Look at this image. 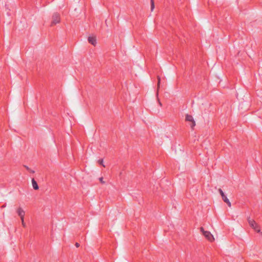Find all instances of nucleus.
Segmentation results:
<instances>
[{
  "label": "nucleus",
  "instance_id": "obj_12",
  "mask_svg": "<svg viewBox=\"0 0 262 262\" xmlns=\"http://www.w3.org/2000/svg\"><path fill=\"white\" fill-rule=\"evenodd\" d=\"M98 162L100 164L102 165L103 166H105L103 164V161L102 159H101V160H99L98 161Z\"/></svg>",
  "mask_w": 262,
  "mask_h": 262
},
{
  "label": "nucleus",
  "instance_id": "obj_5",
  "mask_svg": "<svg viewBox=\"0 0 262 262\" xmlns=\"http://www.w3.org/2000/svg\"><path fill=\"white\" fill-rule=\"evenodd\" d=\"M17 213L18 215L20 216V217L21 219V222H23L24 216L25 214V212L24 211V210L20 207L18 208L17 210Z\"/></svg>",
  "mask_w": 262,
  "mask_h": 262
},
{
  "label": "nucleus",
  "instance_id": "obj_1",
  "mask_svg": "<svg viewBox=\"0 0 262 262\" xmlns=\"http://www.w3.org/2000/svg\"><path fill=\"white\" fill-rule=\"evenodd\" d=\"M60 21V15L57 13H55L52 16V20L51 22V25H55L57 23H59Z\"/></svg>",
  "mask_w": 262,
  "mask_h": 262
},
{
  "label": "nucleus",
  "instance_id": "obj_6",
  "mask_svg": "<svg viewBox=\"0 0 262 262\" xmlns=\"http://www.w3.org/2000/svg\"><path fill=\"white\" fill-rule=\"evenodd\" d=\"M88 41L89 43H91L93 46H95L97 43L96 38L94 36H89L88 38Z\"/></svg>",
  "mask_w": 262,
  "mask_h": 262
},
{
  "label": "nucleus",
  "instance_id": "obj_7",
  "mask_svg": "<svg viewBox=\"0 0 262 262\" xmlns=\"http://www.w3.org/2000/svg\"><path fill=\"white\" fill-rule=\"evenodd\" d=\"M32 184L33 188L35 190L38 189L39 187H38V184H37V182L35 181V180L34 179H32Z\"/></svg>",
  "mask_w": 262,
  "mask_h": 262
},
{
  "label": "nucleus",
  "instance_id": "obj_15",
  "mask_svg": "<svg viewBox=\"0 0 262 262\" xmlns=\"http://www.w3.org/2000/svg\"><path fill=\"white\" fill-rule=\"evenodd\" d=\"M75 246H76V247H79L80 245H79V243H76V244H75Z\"/></svg>",
  "mask_w": 262,
  "mask_h": 262
},
{
  "label": "nucleus",
  "instance_id": "obj_11",
  "mask_svg": "<svg viewBox=\"0 0 262 262\" xmlns=\"http://www.w3.org/2000/svg\"><path fill=\"white\" fill-rule=\"evenodd\" d=\"M219 192H220V193L222 197L224 196L225 194H224V192L223 191V190L221 189H219Z\"/></svg>",
  "mask_w": 262,
  "mask_h": 262
},
{
  "label": "nucleus",
  "instance_id": "obj_16",
  "mask_svg": "<svg viewBox=\"0 0 262 262\" xmlns=\"http://www.w3.org/2000/svg\"><path fill=\"white\" fill-rule=\"evenodd\" d=\"M22 225H23L24 227H25V223H24V221L22 222Z\"/></svg>",
  "mask_w": 262,
  "mask_h": 262
},
{
  "label": "nucleus",
  "instance_id": "obj_10",
  "mask_svg": "<svg viewBox=\"0 0 262 262\" xmlns=\"http://www.w3.org/2000/svg\"><path fill=\"white\" fill-rule=\"evenodd\" d=\"M25 167H26V168L27 169V170H28L29 172H31V173H34L35 171L33 170H31L29 167H28L27 166H25Z\"/></svg>",
  "mask_w": 262,
  "mask_h": 262
},
{
  "label": "nucleus",
  "instance_id": "obj_8",
  "mask_svg": "<svg viewBox=\"0 0 262 262\" xmlns=\"http://www.w3.org/2000/svg\"><path fill=\"white\" fill-rule=\"evenodd\" d=\"M222 199L223 200V201L226 203L230 207L231 206V203L229 201V200L227 198V197L226 196V195L225 194L224 195V196H222Z\"/></svg>",
  "mask_w": 262,
  "mask_h": 262
},
{
  "label": "nucleus",
  "instance_id": "obj_3",
  "mask_svg": "<svg viewBox=\"0 0 262 262\" xmlns=\"http://www.w3.org/2000/svg\"><path fill=\"white\" fill-rule=\"evenodd\" d=\"M185 120L186 121L190 122L189 125L191 128H193L195 125V122L191 115L187 114L186 115Z\"/></svg>",
  "mask_w": 262,
  "mask_h": 262
},
{
  "label": "nucleus",
  "instance_id": "obj_2",
  "mask_svg": "<svg viewBox=\"0 0 262 262\" xmlns=\"http://www.w3.org/2000/svg\"><path fill=\"white\" fill-rule=\"evenodd\" d=\"M201 231L203 233V235L205 236V237L209 241H212L214 240L213 236L210 232L205 231L202 227L201 228Z\"/></svg>",
  "mask_w": 262,
  "mask_h": 262
},
{
  "label": "nucleus",
  "instance_id": "obj_14",
  "mask_svg": "<svg viewBox=\"0 0 262 262\" xmlns=\"http://www.w3.org/2000/svg\"><path fill=\"white\" fill-rule=\"evenodd\" d=\"M158 87H159L160 82V78L159 76L158 77Z\"/></svg>",
  "mask_w": 262,
  "mask_h": 262
},
{
  "label": "nucleus",
  "instance_id": "obj_13",
  "mask_svg": "<svg viewBox=\"0 0 262 262\" xmlns=\"http://www.w3.org/2000/svg\"><path fill=\"white\" fill-rule=\"evenodd\" d=\"M99 181H100V182L101 183H102V184L104 183V182L103 180V178L102 177L99 178Z\"/></svg>",
  "mask_w": 262,
  "mask_h": 262
},
{
  "label": "nucleus",
  "instance_id": "obj_17",
  "mask_svg": "<svg viewBox=\"0 0 262 262\" xmlns=\"http://www.w3.org/2000/svg\"><path fill=\"white\" fill-rule=\"evenodd\" d=\"M6 204L2 206V208H4V207H6Z\"/></svg>",
  "mask_w": 262,
  "mask_h": 262
},
{
  "label": "nucleus",
  "instance_id": "obj_9",
  "mask_svg": "<svg viewBox=\"0 0 262 262\" xmlns=\"http://www.w3.org/2000/svg\"><path fill=\"white\" fill-rule=\"evenodd\" d=\"M154 8H155V5H154V1L153 0H151V7H150V9H151V11H152L154 10Z\"/></svg>",
  "mask_w": 262,
  "mask_h": 262
},
{
  "label": "nucleus",
  "instance_id": "obj_4",
  "mask_svg": "<svg viewBox=\"0 0 262 262\" xmlns=\"http://www.w3.org/2000/svg\"><path fill=\"white\" fill-rule=\"evenodd\" d=\"M248 222L250 226L253 228L256 232H260V230L256 222L253 220L249 219Z\"/></svg>",
  "mask_w": 262,
  "mask_h": 262
}]
</instances>
